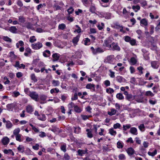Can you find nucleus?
Here are the masks:
<instances>
[{"label":"nucleus","mask_w":160,"mask_h":160,"mask_svg":"<svg viewBox=\"0 0 160 160\" xmlns=\"http://www.w3.org/2000/svg\"><path fill=\"white\" fill-rule=\"evenodd\" d=\"M112 41L110 38H107L104 40L103 43V46H105L107 48H108L109 49L112 48Z\"/></svg>","instance_id":"obj_1"},{"label":"nucleus","mask_w":160,"mask_h":160,"mask_svg":"<svg viewBox=\"0 0 160 160\" xmlns=\"http://www.w3.org/2000/svg\"><path fill=\"white\" fill-rule=\"evenodd\" d=\"M32 48L35 50L40 49L42 47V43L38 42L36 43L32 44L31 45Z\"/></svg>","instance_id":"obj_2"},{"label":"nucleus","mask_w":160,"mask_h":160,"mask_svg":"<svg viewBox=\"0 0 160 160\" xmlns=\"http://www.w3.org/2000/svg\"><path fill=\"white\" fill-rule=\"evenodd\" d=\"M30 97L33 100L36 101L38 100V95L35 92H30L29 94Z\"/></svg>","instance_id":"obj_3"},{"label":"nucleus","mask_w":160,"mask_h":160,"mask_svg":"<svg viewBox=\"0 0 160 160\" xmlns=\"http://www.w3.org/2000/svg\"><path fill=\"white\" fill-rule=\"evenodd\" d=\"M112 48H110V49L113 50H117L118 51H119L120 50V48L118 46L117 43L113 42L112 43Z\"/></svg>","instance_id":"obj_4"},{"label":"nucleus","mask_w":160,"mask_h":160,"mask_svg":"<svg viewBox=\"0 0 160 160\" xmlns=\"http://www.w3.org/2000/svg\"><path fill=\"white\" fill-rule=\"evenodd\" d=\"M9 31L13 33H18V28L16 27L12 26L10 27L8 29Z\"/></svg>","instance_id":"obj_5"},{"label":"nucleus","mask_w":160,"mask_h":160,"mask_svg":"<svg viewBox=\"0 0 160 160\" xmlns=\"http://www.w3.org/2000/svg\"><path fill=\"white\" fill-rule=\"evenodd\" d=\"M87 149H86L85 150H81V149H79L78 150L77 152L78 153V155L79 156H82L83 155L87 153Z\"/></svg>","instance_id":"obj_6"},{"label":"nucleus","mask_w":160,"mask_h":160,"mask_svg":"<svg viewBox=\"0 0 160 160\" xmlns=\"http://www.w3.org/2000/svg\"><path fill=\"white\" fill-rule=\"evenodd\" d=\"M114 56L113 55L108 56L105 60L106 62L111 63L113 59Z\"/></svg>","instance_id":"obj_7"},{"label":"nucleus","mask_w":160,"mask_h":160,"mask_svg":"<svg viewBox=\"0 0 160 160\" xmlns=\"http://www.w3.org/2000/svg\"><path fill=\"white\" fill-rule=\"evenodd\" d=\"M129 132L131 133L134 135H137L138 134L137 129L135 127L131 128Z\"/></svg>","instance_id":"obj_8"},{"label":"nucleus","mask_w":160,"mask_h":160,"mask_svg":"<svg viewBox=\"0 0 160 160\" xmlns=\"http://www.w3.org/2000/svg\"><path fill=\"white\" fill-rule=\"evenodd\" d=\"M140 24L141 26H147L148 25V20L145 18L142 19L140 21Z\"/></svg>","instance_id":"obj_9"},{"label":"nucleus","mask_w":160,"mask_h":160,"mask_svg":"<svg viewBox=\"0 0 160 160\" xmlns=\"http://www.w3.org/2000/svg\"><path fill=\"white\" fill-rule=\"evenodd\" d=\"M126 151L129 155H133L135 152V151L133 149L131 148H128L127 150Z\"/></svg>","instance_id":"obj_10"},{"label":"nucleus","mask_w":160,"mask_h":160,"mask_svg":"<svg viewBox=\"0 0 160 160\" xmlns=\"http://www.w3.org/2000/svg\"><path fill=\"white\" fill-rule=\"evenodd\" d=\"M86 87L87 89H92L93 91H94L95 90V85L93 84L88 83Z\"/></svg>","instance_id":"obj_11"},{"label":"nucleus","mask_w":160,"mask_h":160,"mask_svg":"<svg viewBox=\"0 0 160 160\" xmlns=\"http://www.w3.org/2000/svg\"><path fill=\"white\" fill-rule=\"evenodd\" d=\"M52 57L53 58V61H56L58 60L60 57V55L58 53H55L52 55Z\"/></svg>","instance_id":"obj_12"},{"label":"nucleus","mask_w":160,"mask_h":160,"mask_svg":"<svg viewBox=\"0 0 160 160\" xmlns=\"http://www.w3.org/2000/svg\"><path fill=\"white\" fill-rule=\"evenodd\" d=\"M9 138L7 137L3 138L2 140V142L4 145H7L9 142Z\"/></svg>","instance_id":"obj_13"},{"label":"nucleus","mask_w":160,"mask_h":160,"mask_svg":"<svg viewBox=\"0 0 160 160\" xmlns=\"http://www.w3.org/2000/svg\"><path fill=\"white\" fill-rule=\"evenodd\" d=\"M151 66L153 68L157 69L159 67V64L157 61H153L151 62Z\"/></svg>","instance_id":"obj_14"},{"label":"nucleus","mask_w":160,"mask_h":160,"mask_svg":"<svg viewBox=\"0 0 160 160\" xmlns=\"http://www.w3.org/2000/svg\"><path fill=\"white\" fill-rule=\"evenodd\" d=\"M103 52V50L102 49L100 48H96L93 51V54H96L98 53H101Z\"/></svg>","instance_id":"obj_15"},{"label":"nucleus","mask_w":160,"mask_h":160,"mask_svg":"<svg viewBox=\"0 0 160 160\" xmlns=\"http://www.w3.org/2000/svg\"><path fill=\"white\" fill-rule=\"evenodd\" d=\"M79 38V36H77L76 37H74L72 40V42L73 43L74 45L76 46L78 42Z\"/></svg>","instance_id":"obj_16"},{"label":"nucleus","mask_w":160,"mask_h":160,"mask_svg":"<svg viewBox=\"0 0 160 160\" xmlns=\"http://www.w3.org/2000/svg\"><path fill=\"white\" fill-rule=\"evenodd\" d=\"M51 55L50 51L48 50H45L43 52V56L45 57H49Z\"/></svg>","instance_id":"obj_17"},{"label":"nucleus","mask_w":160,"mask_h":160,"mask_svg":"<svg viewBox=\"0 0 160 160\" xmlns=\"http://www.w3.org/2000/svg\"><path fill=\"white\" fill-rule=\"evenodd\" d=\"M26 111L28 113H31L33 111L32 107L30 105H28L26 108Z\"/></svg>","instance_id":"obj_18"},{"label":"nucleus","mask_w":160,"mask_h":160,"mask_svg":"<svg viewBox=\"0 0 160 160\" xmlns=\"http://www.w3.org/2000/svg\"><path fill=\"white\" fill-rule=\"evenodd\" d=\"M38 118L43 121H45L46 119V118L44 114H42L40 115V116L38 117Z\"/></svg>","instance_id":"obj_19"},{"label":"nucleus","mask_w":160,"mask_h":160,"mask_svg":"<svg viewBox=\"0 0 160 160\" xmlns=\"http://www.w3.org/2000/svg\"><path fill=\"white\" fill-rule=\"evenodd\" d=\"M60 82L58 80H53L52 81V84L54 87L58 86L59 85Z\"/></svg>","instance_id":"obj_20"},{"label":"nucleus","mask_w":160,"mask_h":160,"mask_svg":"<svg viewBox=\"0 0 160 160\" xmlns=\"http://www.w3.org/2000/svg\"><path fill=\"white\" fill-rule=\"evenodd\" d=\"M2 39L5 41L8 42H11L12 41L11 39L9 38L8 36H3L2 37Z\"/></svg>","instance_id":"obj_21"},{"label":"nucleus","mask_w":160,"mask_h":160,"mask_svg":"<svg viewBox=\"0 0 160 160\" xmlns=\"http://www.w3.org/2000/svg\"><path fill=\"white\" fill-rule=\"evenodd\" d=\"M86 131L87 132V134L88 137L90 138H92L93 135L92 134L91 131L88 129H86Z\"/></svg>","instance_id":"obj_22"},{"label":"nucleus","mask_w":160,"mask_h":160,"mask_svg":"<svg viewBox=\"0 0 160 160\" xmlns=\"http://www.w3.org/2000/svg\"><path fill=\"white\" fill-rule=\"evenodd\" d=\"M116 110L114 108L111 109V111L108 112V114L110 116H112L115 114L116 112Z\"/></svg>","instance_id":"obj_23"},{"label":"nucleus","mask_w":160,"mask_h":160,"mask_svg":"<svg viewBox=\"0 0 160 160\" xmlns=\"http://www.w3.org/2000/svg\"><path fill=\"white\" fill-rule=\"evenodd\" d=\"M117 81L119 83H121L123 82L124 78L120 76H117L116 78Z\"/></svg>","instance_id":"obj_24"},{"label":"nucleus","mask_w":160,"mask_h":160,"mask_svg":"<svg viewBox=\"0 0 160 160\" xmlns=\"http://www.w3.org/2000/svg\"><path fill=\"white\" fill-rule=\"evenodd\" d=\"M132 8L135 12H137L138 10L140 9V7L138 5L136 6L133 5L132 6Z\"/></svg>","instance_id":"obj_25"},{"label":"nucleus","mask_w":160,"mask_h":160,"mask_svg":"<svg viewBox=\"0 0 160 160\" xmlns=\"http://www.w3.org/2000/svg\"><path fill=\"white\" fill-rule=\"evenodd\" d=\"M74 110L75 112L77 113H80L82 111V109L77 105H76L74 106Z\"/></svg>","instance_id":"obj_26"},{"label":"nucleus","mask_w":160,"mask_h":160,"mask_svg":"<svg viewBox=\"0 0 160 160\" xmlns=\"http://www.w3.org/2000/svg\"><path fill=\"white\" fill-rule=\"evenodd\" d=\"M117 144V147L118 148H122L123 147V143L121 141H118Z\"/></svg>","instance_id":"obj_27"},{"label":"nucleus","mask_w":160,"mask_h":160,"mask_svg":"<svg viewBox=\"0 0 160 160\" xmlns=\"http://www.w3.org/2000/svg\"><path fill=\"white\" fill-rule=\"evenodd\" d=\"M116 98L119 100H122L124 99V97L122 94L120 93L117 94Z\"/></svg>","instance_id":"obj_28"},{"label":"nucleus","mask_w":160,"mask_h":160,"mask_svg":"<svg viewBox=\"0 0 160 160\" xmlns=\"http://www.w3.org/2000/svg\"><path fill=\"white\" fill-rule=\"evenodd\" d=\"M74 132L76 134H78L81 131V128L79 127H74Z\"/></svg>","instance_id":"obj_29"},{"label":"nucleus","mask_w":160,"mask_h":160,"mask_svg":"<svg viewBox=\"0 0 160 160\" xmlns=\"http://www.w3.org/2000/svg\"><path fill=\"white\" fill-rule=\"evenodd\" d=\"M131 127V125L130 124H127L125 125H123V128L124 131H126L127 129H128Z\"/></svg>","instance_id":"obj_30"},{"label":"nucleus","mask_w":160,"mask_h":160,"mask_svg":"<svg viewBox=\"0 0 160 160\" xmlns=\"http://www.w3.org/2000/svg\"><path fill=\"white\" fill-rule=\"evenodd\" d=\"M92 116L91 115H81V117L84 120H85L90 118L92 117Z\"/></svg>","instance_id":"obj_31"},{"label":"nucleus","mask_w":160,"mask_h":160,"mask_svg":"<svg viewBox=\"0 0 160 160\" xmlns=\"http://www.w3.org/2000/svg\"><path fill=\"white\" fill-rule=\"evenodd\" d=\"M18 151L23 153L24 150V147L19 145L18 148Z\"/></svg>","instance_id":"obj_32"},{"label":"nucleus","mask_w":160,"mask_h":160,"mask_svg":"<svg viewBox=\"0 0 160 160\" xmlns=\"http://www.w3.org/2000/svg\"><path fill=\"white\" fill-rule=\"evenodd\" d=\"M145 95L147 96L153 97L154 96V94H153L151 91H148L146 92Z\"/></svg>","instance_id":"obj_33"},{"label":"nucleus","mask_w":160,"mask_h":160,"mask_svg":"<svg viewBox=\"0 0 160 160\" xmlns=\"http://www.w3.org/2000/svg\"><path fill=\"white\" fill-rule=\"evenodd\" d=\"M83 42L84 45H88L90 43V40L88 38H87Z\"/></svg>","instance_id":"obj_34"},{"label":"nucleus","mask_w":160,"mask_h":160,"mask_svg":"<svg viewBox=\"0 0 160 160\" xmlns=\"http://www.w3.org/2000/svg\"><path fill=\"white\" fill-rule=\"evenodd\" d=\"M12 125L11 122L9 121H7L6 127L8 128H11L12 127Z\"/></svg>","instance_id":"obj_35"},{"label":"nucleus","mask_w":160,"mask_h":160,"mask_svg":"<svg viewBox=\"0 0 160 160\" xmlns=\"http://www.w3.org/2000/svg\"><path fill=\"white\" fill-rule=\"evenodd\" d=\"M20 131V129L19 128H17L15 129L13 132V134L15 135H19V132Z\"/></svg>","instance_id":"obj_36"},{"label":"nucleus","mask_w":160,"mask_h":160,"mask_svg":"<svg viewBox=\"0 0 160 160\" xmlns=\"http://www.w3.org/2000/svg\"><path fill=\"white\" fill-rule=\"evenodd\" d=\"M66 145L65 144L62 145L61 147V150L64 152L66 151Z\"/></svg>","instance_id":"obj_37"},{"label":"nucleus","mask_w":160,"mask_h":160,"mask_svg":"<svg viewBox=\"0 0 160 160\" xmlns=\"http://www.w3.org/2000/svg\"><path fill=\"white\" fill-rule=\"evenodd\" d=\"M157 150L156 149H155L153 152H148V154L149 155L151 156L152 157L155 155L157 154Z\"/></svg>","instance_id":"obj_38"},{"label":"nucleus","mask_w":160,"mask_h":160,"mask_svg":"<svg viewBox=\"0 0 160 160\" xmlns=\"http://www.w3.org/2000/svg\"><path fill=\"white\" fill-rule=\"evenodd\" d=\"M26 27L28 29H32L33 28V25L29 22H28L27 23Z\"/></svg>","instance_id":"obj_39"},{"label":"nucleus","mask_w":160,"mask_h":160,"mask_svg":"<svg viewBox=\"0 0 160 160\" xmlns=\"http://www.w3.org/2000/svg\"><path fill=\"white\" fill-rule=\"evenodd\" d=\"M51 130L53 132L56 133L58 132L59 129L58 128L54 127L52 128Z\"/></svg>","instance_id":"obj_40"},{"label":"nucleus","mask_w":160,"mask_h":160,"mask_svg":"<svg viewBox=\"0 0 160 160\" xmlns=\"http://www.w3.org/2000/svg\"><path fill=\"white\" fill-rule=\"evenodd\" d=\"M140 130L142 132H143L145 129V127L143 124H142L138 126Z\"/></svg>","instance_id":"obj_41"},{"label":"nucleus","mask_w":160,"mask_h":160,"mask_svg":"<svg viewBox=\"0 0 160 160\" xmlns=\"http://www.w3.org/2000/svg\"><path fill=\"white\" fill-rule=\"evenodd\" d=\"M66 25L64 23L60 24L58 26V28L61 30H63L66 28Z\"/></svg>","instance_id":"obj_42"},{"label":"nucleus","mask_w":160,"mask_h":160,"mask_svg":"<svg viewBox=\"0 0 160 160\" xmlns=\"http://www.w3.org/2000/svg\"><path fill=\"white\" fill-rule=\"evenodd\" d=\"M90 11L92 13L95 12L96 11V8L95 6H91L90 8Z\"/></svg>","instance_id":"obj_43"},{"label":"nucleus","mask_w":160,"mask_h":160,"mask_svg":"<svg viewBox=\"0 0 160 160\" xmlns=\"http://www.w3.org/2000/svg\"><path fill=\"white\" fill-rule=\"evenodd\" d=\"M31 78L32 80L34 82H36L37 81V79L35 75L34 74H32L31 75Z\"/></svg>","instance_id":"obj_44"},{"label":"nucleus","mask_w":160,"mask_h":160,"mask_svg":"<svg viewBox=\"0 0 160 160\" xmlns=\"http://www.w3.org/2000/svg\"><path fill=\"white\" fill-rule=\"evenodd\" d=\"M109 132L112 135H115L116 134V131H114L112 128L109 129Z\"/></svg>","instance_id":"obj_45"},{"label":"nucleus","mask_w":160,"mask_h":160,"mask_svg":"<svg viewBox=\"0 0 160 160\" xmlns=\"http://www.w3.org/2000/svg\"><path fill=\"white\" fill-rule=\"evenodd\" d=\"M35 36H33L30 37L29 42H33L36 41V39L35 38Z\"/></svg>","instance_id":"obj_46"},{"label":"nucleus","mask_w":160,"mask_h":160,"mask_svg":"<svg viewBox=\"0 0 160 160\" xmlns=\"http://www.w3.org/2000/svg\"><path fill=\"white\" fill-rule=\"evenodd\" d=\"M130 61L132 64L133 65L135 64L137 62L136 59L133 57H132L130 59Z\"/></svg>","instance_id":"obj_47"},{"label":"nucleus","mask_w":160,"mask_h":160,"mask_svg":"<svg viewBox=\"0 0 160 160\" xmlns=\"http://www.w3.org/2000/svg\"><path fill=\"white\" fill-rule=\"evenodd\" d=\"M75 106L74 103L72 102L68 104V107L69 109H72L73 107L74 108Z\"/></svg>","instance_id":"obj_48"},{"label":"nucleus","mask_w":160,"mask_h":160,"mask_svg":"<svg viewBox=\"0 0 160 160\" xmlns=\"http://www.w3.org/2000/svg\"><path fill=\"white\" fill-rule=\"evenodd\" d=\"M18 20L19 22L22 23H24L25 21L24 18L22 16L19 17Z\"/></svg>","instance_id":"obj_49"},{"label":"nucleus","mask_w":160,"mask_h":160,"mask_svg":"<svg viewBox=\"0 0 160 160\" xmlns=\"http://www.w3.org/2000/svg\"><path fill=\"white\" fill-rule=\"evenodd\" d=\"M124 38L125 41L127 42H129L131 40V38L128 36H125Z\"/></svg>","instance_id":"obj_50"},{"label":"nucleus","mask_w":160,"mask_h":160,"mask_svg":"<svg viewBox=\"0 0 160 160\" xmlns=\"http://www.w3.org/2000/svg\"><path fill=\"white\" fill-rule=\"evenodd\" d=\"M118 158L119 159L122 160L125 159V157L123 154H121L119 155Z\"/></svg>","instance_id":"obj_51"},{"label":"nucleus","mask_w":160,"mask_h":160,"mask_svg":"<svg viewBox=\"0 0 160 160\" xmlns=\"http://www.w3.org/2000/svg\"><path fill=\"white\" fill-rule=\"evenodd\" d=\"M63 158L66 160H69L70 159V157L67 153L64 154Z\"/></svg>","instance_id":"obj_52"},{"label":"nucleus","mask_w":160,"mask_h":160,"mask_svg":"<svg viewBox=\"0 0 160 160\" xmlns=\"http://www.w3.org/2000/svg\"><path fill=\"white\" fill-rule=\"evenodd\" d=\"M121 127V124L119 123H117L113 125V128L114 129L119 128Z\"/></svg>","instance_id":"obj_53"},{"label":"nucleus","mask_w":160,"mask_h":160,"mask_svg":"<svg viewBox=\"0 0 160 160\" xmlns=\"http://www.w3.org/2000/svg\"><path fill=\"white\" fill-rule=\"evenodd\" d=\"M106 91L107 92L112 94L114 92V91L113 89L109 88L106 89Z\"/></svg>","instance_id":"obj_54"},{"label":"nucleus","mask_w":160,"mask_h":160,"mask_svg":"<svg viewBox=\"0 0 160 160\" xmlns=\"http://www.w3.org/2000/svg\"><path fill=\"white\" fill-rule=\"evenodd\" d=\"M132 98V95L131 94H128L126 97V99L128 101H130Z\"/></svg>","instance_id":"obj_55"},{"label":"nucleus","mask_w":160,"mask_h":160,"mask_svg":"<svg viewBox=\"0 0 160 160\" xmlns=\"http://www.w3.org/2000/svg\"><path fill=\"white\" fill-rule=\"evenodd\" d=\"M10 57L12 58H15L16 56L14 54V52H11L9 53Z\"/></svg>","instance_id":"obj_56"},{"label":"nucleus","mask_w":160,"mask_h":160,"mask_svg":"<svg viewBox=\"0 0 160 160\" xmlns=\"http://www.w3.org/2000/svg\"><path fill=\"white\" fill-rule=\"evenodd\" d=\"M16 136V139L17 141H18L19 142H21V135L19 134V135H17Z\"/></svg>","instance_id":"obj_57"},{"label":"nucleus","mask_w":160,"mask_h":160,"mask_svg":"<svg viewBox=\"0 0 160 160\" xmlns=\"http://www.w3.org/2000/svg\"><path fill=\"white\" fill-rule=\"evenodd\" d=\"M74 9L72 7H71L68 9V12L69 14H72L73 12Z\"/></svg>","instance_id":"obj_58"},{"label":"nucleus","mask_w":160,"mask_h":160,"mask_svg":"<svg viewBox=\"0 0 160 160\" xmlns=\"http://www.w3.org/2000/svg\"><path fill=\"white\" fill-rule=\"evenodd\" d=\"M129 42L133 46L135 45V44L136 43V41L134 39H131Z\"/></svg>","instance_id":"obj_59"},{"label":"nucleus","mask_w":160,"mask_h":160,"mask_svg":"<svg viewBox=\"0 0 160 160\" xmlns=\"http://www.w3.org/2000/svg\"><path fill=\"white\" fill-rule=\"evenodd\" d=\"M39 136L43 138L46 136V134L44 132H41Z\"/></svg>","instance_id":"obj_60"},{"label":"nucleus","mask_w":160,"mask_h":160,"mask_svg":"<svg viewBox=\"0 0 160 160\" xmlns=\"http://www.w3.org/2000/svg\"><path fill=\"white\" fill-rule=\"evenodd\" d=\"M23 75V74L21 72H18L16 73V76L18 78L22 77Z\"/></svg>","instance_id":"obj_61"},{"label":"nucleus","mask_w":160,"mask_h":160,"mask_svg":"<svg viewBox=\"0 0 160 160\" xmlns=\"http://www.w3.org/2000/svg\"><path fill=\"white\" fill-rule=\"evenodd\" d=\"M47 97L45 95H41L40 97V99L41 100L44 101L47 99Z\"/></svg>","instance_id":"obj_62"},{"label":"nucleus","mask_w":160,"mask_h":160,"mask_svg":"<svg viewBox=\"0 0 160 160\" xmlns=\"http://www.w3.org/2000/svg\"><path fill=\"white\" fill-rule=\"evenodd\" d=\"M78 95L77 93H75L73 97H72L71 99L72 100H76L78 99Z\"/></svg>","instance_id":"obj_63"},{"label":"nucleus","mask_w":160,"mask_h":160,"mask_svg":"<svg viewBox=\"0 0 160 160\" xmlns=\"http://www.w3.org/2000/svg\"><path fill=\"white\" fill-rule=\"evenodd\" d=\"M104 83L106 87L109 86L110 85V82L108 80H106L104 82Z\"/></svg>","instance_id":"obj_64"}]
</instances>
